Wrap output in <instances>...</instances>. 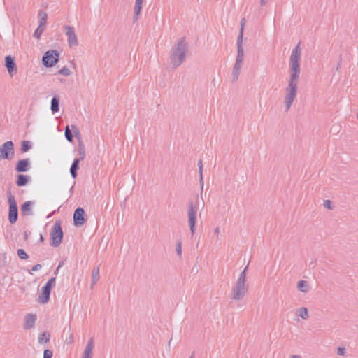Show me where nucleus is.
<instances>
[{
    "label": "nucleus",
    "mask_w": 358,
    "mask_h": 358,
    "mask_svg": "<svg viewBox=\"0 0 358 358\" xmlns=\"http://www.w3.org/2000/svg\"><path fill=\"white\" fill-rule=\"evenodd\" d=\"M301 50L298 45L292 51V55L290 56V78H299L300 73V68H299V60L301 58Z\"/></svg>",
    "instance_id": "obj_1"
},
{
    "label": "nucleus",
    "mask_w": 358,
    "mask_h": 358,
    "mask_svg": "<svg viewBox=\"0 0 358 358\" xmlns=\"http://www.w3.org/2000/svg\"><path fill=\"white\" fill-rule=\"evenodd\" d=\"M297 80L298 78H290L289 85L286 89L285 103L287 106V110L290 108L294 99L296 96Z\"/></svg>",
    "instance_id": "obj_2"
},
{
    "label": "nucleus",
    "mask_w": 358,
    "mask_h": 358,
    "mask_svg": "<svg viewBox=\"0 0 358 358\" xmlns=\"http://www.w3.org/2000/svg\"><path fill=\"white\" fill-rule=\"evenodd\" d=\"M187 45L184 41H180L176 47L173 49L171 62L175 66L179 65L183 60Z\"/></svg>",
    "instance_id": "obj_3"
},
{
    "label": "nucleus",
    "mask_w": 358,
    "mask_h": 358,
    "mask_svg": "<svg viewBox=\"0 0 358 358\" xmlns=\"http://www.w3.org/2000/svg\"><path fill=\"white\" fill-rule=\"evenodd\" d=\"M246 277L245 271L242 272L238 279L236 285L234 289V299H240L247 292Z\"/></svg>",
    "instance_id": "obj_4"
},
{
    "label": "nucleus",
    "mask_w": 358,
    "mask_h": 358,
    "mask_svg": "<svg viewBox=\"0 0 358 358\" xmlns=\"http://www.w3.org/2000/svg\"><path fill=\"white\" fill-rule=\"evenodd\" d=\"M51 245L52 246H58L62 241L63 232L59 222H56L50 231Z\"/></svg>",
    "instance_id": "obj_5"
},
{
    "label": "nucleus",
    "mask_w": 358,
    "mask_h": 358,
    "mask_svg": "<svg viewBox=\"0 0 358 358\" xmlns=\"http://www.w3.org/2000/svg\"><path fill=\"white\" fill-rule=\"evenodd\" d=\"M55 285V278H50L44 287H42L38 302L44 304L48 302L52 287Z\"/></svg>",
    "instance_id": "obj_6"
},
{
    "label": "nucleus",
    "mask_w": 358,
    "mask_h": 358,
    "mask_svg": "<svg viewBox=\"0 0 358 358\" xmlns=\"http://www.w3.org/2000/svg\"><path fill=\"white\" fill-rule=\"evenodd\" d=\"M59 54L56 50H48L45 52L42 58L43 64L45 67L55 66L59 60Z\"/></svg>",
    "instance_id": "obj_7"
},
{
    "label": "nucleus",
    "mask_w": 358,
    "mask_h": 358,
    "mask_svg": "<svg viewBox=\"0 0 358 358\" xmlns=\"http://www.w3.org/2000/svg\"><path fill=\"white\" fill-rule=\"evenodd\" d=\"M245 20L243 18L241 20V33L238 37V56L236 59V63L235 64V70L238 71L241 69L242 62L243 60V50L242 48V39H243V28L245 26Z\"/></svg>",
    "instance_id": "obj_8"
},
{
    "label": "nucleus",
    "mask_w": 358,
    "mask_h": 358,
    "mask_svg": "<svg viewBox=\"0 0 358 358\" xmlns=\"http://www.w3.org/2000/svg\"><path fill=\"white\" fill-rule=\"evenodd\" d=\"M14 155V145L10 141H6L0 147V159H11Z\"/></svg>",
    "instance_id": "obj_9"
},
{
    "label": "nucleus",
    "mask_w": 358,
    "mask_h": 358,
    "mask_svg": "<svg viewBox=\"0 0 358 358\" xmlns=\"http://www.w3.org/2000/svg\"><path fill=\"white\" fill-rule=\"evenodd\" d=\"M9 214L8 219L10 223H15L17 220V206L14 196H10L8 198Z\"/></svg>",
    "instance_id": "obj_10"
},
{
    "label": "nucleus",
    "mask_w": 358,
    "mask_h": 358,
    "mask_svg": "<svg viewBox=\"0 0 358 358\" xmlns=\"http://www.w3.org/2000/svg\"><path fill=\"white\" fill-rule=\"evenodd\" d=\"M198 208L199 207L197 204L193 205L192 203H191L188 210L189 222L190 226V230L192 234L194 233L195 231L196 216Z\"/></svg>",
    "instance_id": "obj_11"
},
{
    "label": "nucleus",
    "mask_w": 358,
    "mask_h": 358,
    "mask_svg": "<svg viewBox=\"0 0 358 358\" xmlns=\"http://www.w3.org/2000/svg\"><path fill=\"white\" fill-rule=\"evenodd\" d=\"M73 222L76 226H81L85 224V211L83 208H77L73 214Z\"/></svg>",
    "instance_id": "obj_12"
},
{
    "label": "nucleus",
    "mask_w": 358,
    "mask_h": 358,
    "mask_svg": "<svg viewBox=\"0 0 358 358\" xmlns=\"http://www.w3.org/2000/svg\"><path fill=\"white\" fill-rule=\"evenodd\" d=\"M65 33L68 37V43L71 46L76 45L78 44V40L73 27L66 26L65 27Z\"/></svg>",
    "instance_id": "obj_13"
},
{
    "label": "nucleus",
    "mask_w": 358,
    "mask_h": 358,
    "mask_svg": "<svg viewBox=\"0 0 358 358\" xmlns=\"http://www.w3.org/2000/svg\"><path fill=\"white\" fill-rule=\"evenodd\" d=\"M6 67L8 70L9 75L13 77L17 72L16 64L14 59L10 56H6L5 58Z\"/></svg>",
    "instance_id": "obj_14"
},
{
    "label": "nucleus",
    "mask_w": 358,
    "mask_h": 358,
    "mask_svg": "<svg viewBox=\"0 0 358 358\" xmlns=\"http://www.w3.org/2000/svg\"><path fill=\"white\" fill-rule=\"evenodd\" d=\"M29 160L28 159L19 160L16 165V171L17 172H24L29 169Z\"/></svg>",
    "instance_id": "obj_15"
},
{
    "label": "nucleus",
    "mask_w": 358,
    "mask_h": 358,
    "mask_svg": "<svg viewBox=\"0 0 358 358\" xmlns=\"http://www.w3.org/2000/svg\"><path fill=\"white\" fill-rule=\"evenodd\" d=\"M36 320V315L34 314H28L25 317L24 328L31 329L34 327Z\"/></svg>",
    "instance_id": "obj_16"
},
{
    "label": "nucleus",
    "mask_w": 358,
    "mask_h": 358,
    "mask_svg": "<svg viewBox=\"0 0 358 358\" xmlns=\"http://www.w3.org/2000/svg\"><path fill=\"white\" fill-rule=\"evenodd\" d=\"M94 348L93 341L91 339L88 341L84 352L83 358H92V353Z\"/></svg>",
    "instance_id": "obj_17"
},
{
    "label": "nucleus",
    "mask_w": 358,
    "mask_h": 358,
    "mask_svg": "<svg viewBox=\"0 0 358 358\" xmlns=\"http://www.w3.org/2000/svg\"><path fill=\"white\" fill-rule=\"evenodd\" d=\"M33 203L31 201H27L21 207V210L23 215H28L31 213Z\"/></svg>",
    "instance_id": "obj_18"
},
{
    "label": "nucleus",
    "mask_w": 358,
    "mask_h": 358,
    "mask_svg": "<svg viewBox=\"0 0 358 358\" xmlns=\"http://www.w3.org/2000/svg\"><path fill=\"white\" fill-rule=\"evenodd\" d=\"M297 288L299 290L303 293H306L309 291V285L306 280H300L297 283Z\"/></svg>",
    "instance_id": "obj_19"
},
{
    "label": "nucleus",
    "mask_w": 358,
    "mask_h": 358,
    "mask_svg": "<svg viewBox=\"0 0 358 358\" xmlns=\"http://www.w3.org/2000/svg\"><path fill=\"white\" fill-rule=\"evenodd\" d=\"M143 0H136L134 6L135 20H137L142 9Z\"/></svg>",
    "instance_id": "obj_20"
},
{
    "label": "nucleus",
    "mask_w": 358,
    "mask_h": 358,
    "mask_svg": "<svg viewBox=\"0 0 358 358\" xmlns=\"http://www.w3.org/2000/svg\"><path fill=\"white\" fill-rule=\"evenodd\" d=\"M296 315L303 320L308 317V310L305 307L299 308L296 311Z\"/></svg>",
    "instance_id": "obj_21"
},
{
    "label": "nucleus",
    "mask_w": 358,
    "mask_h": 358,
    "mask_svg": "<svg viewBox=\"0 0 358 358\" xmlns=\"http://www.w3.org/2000/svg\"><path fill=\"white\" fill-rule=\"evenodd\" d=\"M78 164H79V159H76L73 161V162L71 165V167L70 169V173L73 178H76V171L78 167Z\"/></svg>",
    "instance_id": "obj_22"
},
{
    "label": "nucleus",
    "mask_w": 358,
    "mask_h": 358,
    "mask_svg": "<svg viewBox=\"0 0 358 358\" xmlns=\"http://www.w3.org/2000/svg\"><path fill=\"white\" fill-rule=\"evenodd\" d=\"M28 182V178L24 175H18L17 180L16 182V184L17 186H24Z\"/></svg>",
    "instance_id": "obj_23"
},
{
    "label": "nucleus",
    "mask_w": 358,
    "mask_h": 358,
    "mask_svg": "<svg viewBox=\"0 0 358 358\" xmlns=\"http://www.w3.org/2000/svg\"><path fill=\"white\" fill-rule=\"evenodd\" d=\"M51 110L52 113L59 111V99L56 97H54L51 101Z\"/></svg>",
    "instance_id": "obj_24"
},
{
    "label": "nucleus",
    "mask_w": 358,
    "mask_h": 358,
    "mask_svg": "<svg viewBox=\"0 0 358 358\" xmlns=\"http://www.w3.org/2000/svg\"><path fill=\"white\" fill-rule=\"evenodd\" d=\"M40 20H39V25L40 27H44L46 24V20H47V14L45 13H41L39 14Z\"/></svg>",
    "instance_id": "obj_25"
},
{
    "label": "nucleus",
    "mask_w": 358,
    "mask_h": 358,
    "mask_svg": "<svg viewBox=\"0 0 358 358\" xmlns=\"http://www.w3.org/2000/svg\"><path fill=\"white\" fill-rule=\"evenodd\" d=\"M58 73L64 76H69L71 74V71L68 67L64 66L58 71Z\"/></svg>",
    "instance_id": "obj_26"
},
{
    "label": "nucleus",
    "mask_w": 358,
    "mask_h": 358,
    "mask_svg": "<svg viewBox=\"0 0 358 358\" xmlns=\"http://www.w3.org/2000/svg\"><path fill=\"white\" fill-rule=\"evenodd\" d=\"M65 137L69 142H72L73 141V135L71 134V129L69 128V126H66L65 128Z\"/></svg>",
    "instance_id": "obj_27"
},
{
    "label": "nucleus",
    "mask_w": 358,
    "mask_h": 358,
    "mask_svg": "<svg viewBox=\"0 0 358 358\" xmlns=\"http://www.w3.org/2000/svg\"><path fill=\"white\" fill-rule=\"evenodd\" d=\"M49 339H50V335L47 334L46 333H43L40 336V337L38 338V341L41 343H46L49 341Z\"/></svg>",
    "instance_id": "obj_28"
},
{
    "label": "nucleus",
    "mask_w": 358,
    "mask_h": 358,
    "mask_svg": "<svg viewBox=\"0 0 358 358\" xmlns=\"http://www.w3.org/2000/svg\"><path fill=\"white\" fill-rule=\"evenodd\" d=\"M44 28H45L44 27H40V25H39L38 27L35 31V32L34 34V36L36 38H39L41 37V35L42 34L43 31H44Z\"/></svg>",
    "instance_id": "obj_29"
},
{
    "label": "nucleus",
    "mask_w": 358,
    "mask_h": 358,
    "mask_svg": "<svg viewBox=\"0 0 358 358\" xmlns=\"http://www.w3.org/2000/svg\"><path fill=\"white\" fill-rule=\"evenodd\" d=\"M17 255L18 257L22 259H26L28 258L27 254L25 252V251L22 249H19L17 250Z\"/></svg>",
    "instance_id": "obj_30"
},
{
    "label": "nucleus",
    "mask_w": 358,
    "mask_h": 358,
    "mask_svg": "<svg viewBox=\"0 0 358 358\" xmlns=\"http://www.w3.org/2000/svg\"><path fill=\"white\" fill-rule=\"evenodd\" d=\"M99 271L97 268V269L94 270L92 273V278H93V281L94 283L97 282V280H99Z\"/></svg>",
    "instance_id": "obj_31"
},
{
    "label": "nucleus",
    "mask_w": 358,
    "mask_h": 358,
    "mask_svg": "<svg viewBox=\"0 0 358 358\" xmlns=\"http://www.w3.org/2000/svg\"><path fill=\"white\" fill-rule=\"evenodd\" d=\"M30 148V145L28 141H24L22 143V150L27 152Z\"/></svg>",
    "instance_id": "obj_32"
},
{
    "label": "nucleus",
    "mask_w": 358,
    "mask_h": 358,
    "mask_svg": "<svg viewBox=\"0 0 358 358\" xmlns=\"http://www.w3.org/2000/svg\"><path fill=\"white\" fill-rule=\"evenodd\" d=\"M52 352L50 350H45L43 352V358H52Z\"/></svg>",
    "instance_id": "obj_33"
},
{
    "label": "nucleus",
    "mask_w": 358,
    "mask_h": 358,
    "mask_svg": "<svg viewBox=\"0 0 358 358\" xmlns=\"http://www.w3.org/2000/svg\"><path fill=\"white\" fill-rule=\"evenodd\" d=\"M200 180L203 182V165L201 161L199 162Z\"/></svg>",
    "instance_id": "obj_34"
},
{
    "label": "nucleus",
    "mask_w": 358,
    "mask_h": 358,
    "mask_svg": "<svg viewBox=\"0 0 358 358\" xmlns=\"http://www.w3.org/2000/svg\"><path fill=\"white\" fill-rule=\"evenodd\" d=\"M176 251L178 255H181L182 254V246L181 243L178 242L176 245Z\"/></svg>",
    "instance_id": "obj_35"
},
{
    "label": "nucleus",
    "mask_w": 358,
    "mask_h": 358,
    "mask_svg": "<svg viewBox=\"0 0 358 358\" xmlns=\"http://www.w3.org/2000/svg\"><path fill=\"white\" fill-rule=\"evenodd\" d=\"M337 351H338V354L339 355H341V356L345 355V349L344 348L338 347L337 349Z\"/></svg>",
    "instance_id": "obj_36"
},
{
    "label": "nucleus",
    "mask_w": 358,
    "mask_h": 358,
    "mask_svg": "<svg viewBox=\"0 0 358 358\" xmlns=\"http://www.w3.org/2000/svg\"><path fill=\"white\" fill-rule=\"evenodd\" d=\"M324 206L327 208H329V209H331V203L330 201L329 200H326L324 201Z\"/></svg>",
    "instance_id": "obj_37"
},
{
    "label": "nucleus",
    "mask_w": 358,
    "mask_h": 358,
    "mask_svg": "<svg viewBox=\"0 0 358 358\" xmlns=\"http://www.w3.org/2000/svg\"><path fill=\"white\" fill-rule=\"evenodd\" d=\"M41 267H42V266H41V264H36V265H35V266L31 268V271H38V270L41 269Z\"/></svg>",
    "instance_id": "obj_38"
},
{
    "label": "nucleus",
    "mask_w": 358,
    "mask_h": 358,
    "mask_svg": "<svg viewBox=\"0 0 358 358\" xmlns=\"http://www.w3.org/2000/svg\"><path fill=\"white\" fill-rule=\"evenodd\" d=\"M73 341V334H71L69 336L68 343H71Z\"/></svg>",
    "instance_id": "obj_39"
},
{
    "label": "nucleus",
    "mask_w": 358,
    "mask_h": 358,
    "mask_svg": "<svg viewBox=\"0 0 358 358\" xmlns=\"http://www.w3.org/2000/svg\"><path fill=\"white\" fill-rule=\"evenodd\" d=\"M71 128H72V129L73 130V131H74L75 133H78V128L76 127V126H75V125H72V126H71Z\"/></svg>",
    "instance_id": "obj_40"
},
{
    "label": "nucleus",
    "mask_w": 358,
    "mask_h": 358,
    "mask_svg": "<svg viewBox=\"0 0 358 358\" xmlns=\"http://www.w3.org/2000/svg\"><path fill=\"white\" fill-rule=\"evenodd\" d=\"M214 232L216 235H218L220 233V229L218 227H216L214 230Z\"/></svg>",
    "instance_id": "obj_41"
},
{
    "label": "nucleus",
    "mask_w": 358,
    "mask_h": 358,
    "mask_svg": "<svg viewBox=\"0 0 358 358\" xmlns=\"http://www.w3.org/2000/svg\"><path fill=\"white\" fill-rule=\"evenodd\" d=\"M80 155H82V157L81 159H83L85 157V152L83 150H82L81 153H80Z\"/></svg>",
    "instance_id": "obj_42"
},
{
    "label": "nucleus",
    "mask_w": 358,
    "mask_h": 358,
    "mask_svg": "<svg viewBox=\"0 0 358 358\" xmlns=\"http://www.w3.org/2000/svg\"><path fill=\"white\" fill-rule=\"evenodd\" d=\"M292 358H301L299 355H293L292 356Z\"/></svg>",
    "instance_id": "obj_43"
},
{
    "label": "nucleus",
    "mask_w": 358,
    "mask_h": 358,
    "mask_svg": "<svg viewBox=\"0 0 358 358\" xmlns=\"http://www.w3.org/2000/svg\"><path fill=\"white\" fill-rule=\"evenodd\" d=\"M262 4H264L266 3V0H261Z\"/></svg>",
    "instance_id": "obj_44"
},
{
    "label": "nucleus",
    "mask_w": 358,
    "mask_h": 358,
    "mask_svg": "<svg viewBox=\"0 0 358 358\" xmlns=\"http://www.w3.org/2000/svg\"><path fill=\"white\" fill-rule=\"evenodd\" d=\"M41 240L43 241V238L42 236H41Z\"/></svg>",
    "instance_id": "obj_45"
},
{
    "label": "nucleus",
    "mask_w": 358,
    "mask_h": 358,
    "mask_svg": "<svg viewBox=\"0 0 358 358\" xmlns=\"http://www.w3.org/2000/svg\"><path fill=\"white\" fill-rule=\"evenodd\" d=\"M357 119H358V113H357Z\"/></svg>",
    "instance_id": "obj_46"
}]
</instances>
